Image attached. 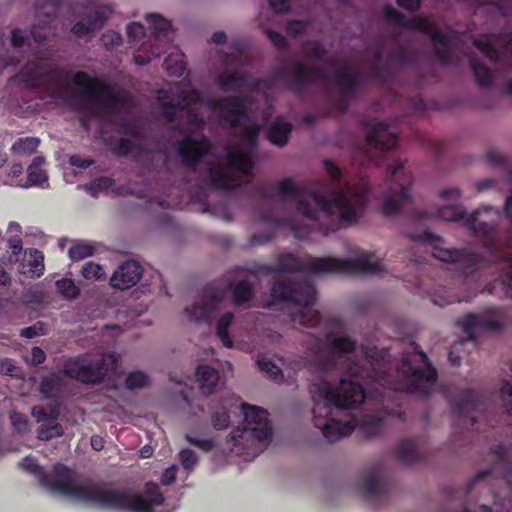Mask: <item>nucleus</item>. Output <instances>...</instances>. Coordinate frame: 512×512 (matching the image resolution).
I'll use <instances>...</instances> for the list:
<instances>
[{"label": "nucleus", "mask_w": 512, "mask_h": 512, "mask_svg": "<svg viewBox=\"0 0 512 512\" xmlns=\"http://www.w3.org/2000/svg\"><path fill=\"white\" fill-rule=\"evenodd\" d=\"M254 194L263 200H271L276 196H281L283 202H294L298 213L314 221L313 227L310 228L297 223L291 218L278 216L271 210L260 213L259 217L262 222L288 228L299 240L308 238L312 231L329 235L338 230L339 225L335 221L329 224L320 222L321 213H324L328 218L337 213L339 221L350 226L359 222L366 208V200L361 196L350 198L341 189L333 190L328 195H324L307 187L297 186L291 177L282 179L277 184L276 189L264 184L257 185L254 188Z\"/></svg>", "instance_id": "nucleus-1"}, {"label": "nucleus", "mask_w": 512, "mask_h": 512, "mask_svg": "<svg viewBox=\"0 0 512 512\" xmlns=\"http://www.w3.org/2000/svg\"><path fill=\"white\" fill-rule=\"evenodd\" d=\"M14 78L30 90L43 82L52 98L74 104L81 113L114 114L125 104L124 95L103 78L86 71L72 75L70 70L50 64L45 58L29 60Z\"/></svg>", "instance_id": "nucleus-2"}, {"label": "nucleus", "mask_w": 512, "mask_h": 512, "mask_svg": "<svg viewBox=\"0 0 512 512\" xmlns=\"http://www.w3.org/2000/svg\"><path fill=\"white\" fill-rule=\"evenodd\" d=\"M367 367L358 361L346 360L345 374L335 388L327 379L320 377L310 386L314 406L312 409L314 426L322 431L329 442H336L350 435L355 428L352 421H341L331 417L334 409L346 410L365 401L366 393L361 381H370L381 385L392 384L390 364L381 359H373L367 353Z\"/></svg>", "instance_id": "nucleus-3"}, {"label": "nucleus", "mask_w": 512, "mask_h": 512, "mask_svg": "<svg viewBox=\"0 0 512 512\" xmlns=\"http://www.w3.org/2000/svg\"><path fill=\"white\" fill-rule=\"evenodd\" d=\"M55 472L54 479L44 478L52 489L69 496L72 500L94 507L127 512H153L154 506L164 503L160 487L154 482L146 483L145 493L149 498H145L141 494H129L124 490L79 484L75 481L74 471L66 466L56 467Z\"/></svg>", "instance_id": "nucleus-4"}, {"label": "nucleus", "mask_w": 512, "mask_h": 512, "mask_svg": "<svg viewBox=\"0 0 512 512\" xmlns=\"http://www.w3.org/2000/svg\"><path fill=\"white\" fill-rule=\"evenodd\" d=\"M441 219L450 222L463 220L464 226L472 234L482 240L483 247L488 251L494 262L506 263L507 268L500 275L506 295L512 299V253L506 255V244L498 227L500 213L490 206H482L466 215L462 205H445L439 208Z\"/></svg>", "instance_id": "nucleus-5"}, {"label": "nucleus", "mask_w": 512, "mask_h": 512, "mask_svg": "<svg viewBox=\"0 0 512 512\" xmlns=\"http://www.w3.org/2000/svg\"><path fill=\"white\" fill-rule=\"evenodd\" d=\"M276 273L309 272L316 275L336 273L343 275H378L384 271V265L372 262L368 255L357 259H344L332 256L310 258L305 265L292 253H283L278 256Z\"/></svg>", "instance_id": "nucleus-6"}, {"label": "nucleus", "mask_w": 512, "mask_h": 512, "mask_svg": "<svg viewBox=\"0 0 512 512\" xmlns=\"http://www.w3.org/2000/svg\"><path fill=\"white\" fill-rule=\"evenodd\" d=\"M271 297L275 301L290 302L300 307L292 318L296 324L314 328L322 321L321 314L312 307L316 298V288L311 281H293L286 276H280L272 285Z\"/></svg>", "instance_id": "nucleus-7"}, {"label": "nucleus", "mask_w": 512, "mask_h": 512, "mask_svg": "<svg viewBox=\"0 0 512 512\" xmlns=\"http://www.w3.org/2000/svg\"><path fill=\"white\" fill-rule=\"evenodd\" d=\"M411 240L430 243L432 256L440 261L457 265V270L465 280L475 281L477 273L483 267L484 258L470 248H444L442 237L425 230L422 233H408Z\"/></svg>", "instance_id": "nucleus-8"}, {"label": "nucleus", "mask_w": 512, "mask_h": 512, "mask_svg": "<svg viewBox=\"0 0 512 512\" xmlns=\"http://www.w3.org/2000/svg\"><path fill=\"white\" fill-rule=\"evenodd\" d=\"M367 130L366 145L356 147L352 153V162L360 168L377 167L384 154L397 148L398 136L392 126L385 122L370 125L363 123Z\"/></svg>", "instance_id": "nucleus-9"}, {"label": "nucleus", "mask_w": 512, "mask_h": 512, "mask_svg": "<svg viewBox=\"0 0 512 512\" xmlns=\"http://www.w3.org/2000/svg\"><path fill=\"white\" fill-rule=\"evenodd\" d=\"M384 16L388 22L403 28L418 31L429 35L434 43L436 58L443 64L449 65L453 61V52L450 47V38L446 33L440 31L437 26L424 16H414L407 19L406 16L397 11L393 6L387 5L384 8Z\"/></svg>", "instance_id": "nucleus-10"}, {"label": "nucleus", "mask_w": 512, "mask_h": 512, "mask_svg": "<svg viewBox=\"0 0 512 512\" xmlns=\"http://www.w3.org/2000/svg\"><path fill=\"white\" fill-rule=\"evenodd\" d=\"M244 415V426L231 431L230 435L235 445L244 446L245 440H252L255 451L260 453L272 439V425L268 412L256 405L244 403L241 405Z\"/></svg>", "instance_id": "nucleus-11"}, {"label": "nucleus", "mask_w": 512, "mask_h": 512, "mask_svg": "<svg viewBox=\"0 0 512 512\" xmlns=\"http://www.w3.org/2000/svg\"><path fill=\"white\" fill-rule=\"evenodd\" d=\"M389 187L381 204V212L387 217L399 214L406 204L413 202L410 193L413 185L412 172L405 168L401 159H396L387 169Z\"/></svg>", "instance_id": "nucleus-12"}, {"label": "nucleus", "mask_w": 512, "mask_h": 512, "mask_svg": "<svg viewBox=\"0 0 512 512\" xmlns=\"http://www.w3.org/2000/svg\"><path fill=\"white\" fill-rule=\"evenodd\" d=\"M411 348L413 354L420 357L424 367L414 366L408 353H405L402 356L399 371L405 378L407 391L427 397L437 381L438 373L418 344L412 343Z\"/></svg>", "instance_id": "nucleus-13"}, {"label": "nucleus", "mask_w": 512, "mask_h": 512, "mask_svg": "<svg viewBox=\"0 0 512 512\" xmlns=\"http://www.w3.org/2000/svg\"><path fill=\"white\" fill-rule=\"evenodd\" d=\"M272 80L283 83L297 97H303L308 88L328 82L329 77L323 67L297 61L289 70L284 67L277 68Z\"/></svg>", "instance_id": "nucleus-14"}, {"label": "nucleus", "mask_w": 512, "mask_h": 512, "mask_svg": "<svg viewBox=\"0 0 512 512\" xmlns=\"http://www.w3.org/2000/svg\"><path fill=\"white\" fill-rule=\"evenodd\" d=\"M505 309L502 307H486L479 313H467L457 320L468 339L475 341L477 334L483 332H499L503 329L501 320L504 318Z\"/></svg>", "instance_id": "nucleus-15"}, {"label": "nucleus", "mask_w": 512, "mask_h": 512, "mask_svg": "<svg viewBox=\"0 0 512 512\" xmlns=\"http://www.w3.org/2000/svg\"><path fill=\"white\" fill-rule=\"evenodd\" d=\"M491 38L502 42L503 45L497 49L490 39H475L473 45L492 63H500L510 69L512 75V32L492 33ZM504 92L512 96V78L506 83Z\"/></svg>", "instance_id": "nucleus-16"}, {"label": "nucleus", "mask_w": 512, "mask_h": 512, "mask_svg": "<svg viewBox=\"0 0 512 512\" xmlns=\"http://www.w3.org/2000/svg\"><path fill=\"white\" fill-rule=\"evenodd\" d=\"M171 130L175 133L184 134L183 138L174 144V148L181 163L195 170L202 158L211 149L209 139L206 136H202L200 139L194 138L191 134L185 133L183 126L180 124L173 125Z\"/></svg>", "instance_id": "nucleus-17"}, {"label": "nucleus", "mask_w": 512, "mask_h": 512, "mask_svg": "<svg viewBox=\"0 0 512 512\" xmlns=\"http://www.w3.org/2000/svg\"><path fill=\"white\" fill-rule=\"evenodd\" d=\"M226 290L208 284L203 295L191 307L185 308L190 321L211 323L225 298Z\"/></svg>", "instance_id": "nucleus-18"}, {"label": "nucleus", "mask_w": 512, "mask_h": 512, "mask_svg": "<svg viewBox=\"0 0 512 512\" xmlns=\"http://www.w3.org/2000/svg\"><path fill=\"white\" fill-rule=\"evenodd\" d=\"M104 360L95 362L84 358L75 357L67 360L64 364V374L83 384H100L105 377Z\"/></svg>", "instance_id": "nucleus-19"}, {"label": "nucleus", "mask_w": 512, "mask_h": 512, "mask_svg": "<svg viewBox=\"0 0 512 512\" xmlns=\"http://www.w3.org/2000/svg\"><path fill=\"white\" fill-rule=\"evenodd\" d=\"M364 75L342 66L334 75V84L340 96L339 109L345 111L350 99H354L361 88Z\"/></svg>", "instance_id": "nucleus-20"}, {"label": "nucleus", "mask_w": 512, "mask_h": 512, "mask_svg": "<svg viewBox=\"0 0 512 512\" xmlns=\"http://www.w3.org/2000/svg\"><path fill=\"white\" fill-rule=\"evenodd\" d=\"M484 400L485 397L482 393L474 389H464L458 394L450 396L449 404L451 409L464 421L468 418L470 426L473 427L477 419L469 414L481 410Z\"/></svg>", "instance_id": "nucleus-21"}, {"label": "nucleus", "mask_w": 512, "mask_h": 512, "mask_svg": "<svg viewBox=\"0 0 512 512\" xmlns=\"http://www.w3.org/2000/svg\"><path fill=\"white\" fill-rule=\"evenodd\" d=\"M270 80L264 78H255L251 75L238 71L223 72L217 79L216 83L222 91H240L248 88L251 91H258L262 85H268Z\"/></svg>", "instance_id": "nucleus-22"}, {"label": "nucleus", "mask_w": 512, "mask_h": 512, "mask_svg": "<svg viewBox=\"0 0 512 512\" xmlns=\"http://www.w3.org/2000/svg\"><path fill=\"white\" fill-rule=\"evenodd\" d=\"M110 14L111 9L108 6L90 11L73 25L71 32L78 38H83L85 36L92 37L97 31L103 28Z\"/></svg>", "instance_id": "nucleus-23"}, {"label": "nucleus", "mask_w": 512, "mask_h": 512, "mask_svg": "<svg viewBox=\"0 0 512 512\" xmlns=\"http://www.w3.org/2000/svg\"><path fill=\"white\" fill-rule=\"evenodd\" d=\"M251 102L250 95L239 93L222 98H209L207 105L224 112L223 115H246Z\"/></svg>", "instance_id": "nucleus-24"}, {"label": "nucleus", "mask_w": 512, "mask_h": 512, "mask_svg": "<svg viewBox=\"0 0 512 512\" xmlns=\"http://www.w3.org/2000/svg\"><path fill=\"white\" fill-rule=\"evenodd\" d=\"M143 274L141 265L133 260L121 264L113 273L110 284L112 287L125 290L137 284Z\"/></svg>", "instance_id": "nucleus-25"}, {"label": "nucleus", "mask_w": 512, "mask_h": 512, "mask_svg": "<svg viewBox=\"0 0 512 512\" xmlns=\"http://www.w3.org/2000/svg\"><path fill=\"white\" fill-rule=\"evenodd\" d=\"M490 455L493 457V469L504 478L507 483H512V448L502 444L490 447Z\"/></svg>", "instance_id": "nucleus-26"}, {"label": "nucleus", "mask_w": 512, "mask_h": 512, "mask_svg": "<svg viewBox=\"0 0 512 512\" xmlns=\"http://www.w3.org/2000/svg\"><path fill=\"white\" fill-rule=\"evenodd\" d=\"M208 173L207 185L215 190L232 191L240 186L239 179L235 175L227 173L215 165L211 164L208 167Z\"/></svg>", "instance_id": "nucleus-27"}, {"label": "nucleus", "mask_w": 512, "mask_h": 512, "mask_svg": "<svg viewBox=\"0 0 512 512\" xmlns=\"http://www.w3.org/2000/svg\"><path fill=\"white\" fill-rule=\"evenodd\" d=\"M303 56L311 61L324 62L329 67H335L337 61L334 57L328 56V50L319 40H305L301 44Z\"/></svg>", "instance_id": "nucleus-28"}, {"label": "nucleus", "mask_w": 512, "mask_h": 512, "mask_svg": "<svg viewBox=\"0 0 512 512\" xmlns=\"http://www.w3.org/2000/svg\"><path fill=\"white\" fill-rule=\"evenodd\" d=\"M293 131V125L281 117H277L267 131L268 140L277 147H284L288 144Z\"/></svg>", "instance_id": "nucleus-29"}, {"label": "nucleus", "mask_w": 512, "mask_h": 512, "mask_svg": "<svg viewBox=\"0 0 512 512\" xmlns=\"http://www.w3.org/2000/svg\"><path fill=\"white\" fill-rule=\"evenodd\" d=\"M196 380L199 383L201 392L205 395H210L215 391L219 383L220 373L210 365L201 364L196 368Z\"/></svg>", "instance_id": "nucleus-30"}, {"label": "nucleus", "mask_w": 512, "mask_h": 512, "mask_svg": "<svg viewBox=\"0 0 512 512\" xmlns=\"http://www.w3.org/2000/svg\"><path fill=\"white\" fill-rule=\"evenodd\" d=\"M395 454L405 464H414L424 460V455L419 449V441L416 438L402 440L397 446Z\"/></svg>", "instance_id": "nucleus-31"}, {"label": "nucleus", "mask_w": 512, "mask_h": 512, "mask_svg": "<svg viewBox=\"0 0 512 512\" xmlns=\"http://www.w3.org/2000/svg\"><path fill=\"white\" fill-rule=\"evenodd\" d=\"M21 267L24 275L30 278L40 277L45 269L43 253L37 249H29L25 252Z\"/></svg>", "instance_id": "nucleus-32"}, {"label": "nucleus", "mask_w": 512, "mask_h": 512, "mask_svg": "<svg viewBox=\"0 0 512 512\" xmlns=\"http://www.w3.org/2000/svg\"><path fill=\"white\" fill-rule=\"evenodd\" d=\"M228 166L244 175L251 174L254 169V162L248 151L240 149H230L226 155Z\"/></svg>", "instance_id": "nucleus-33"}, {"label": "nucleus", "mask_w": 512, "mask_h": 512, "mask_svg": "<svg viewBox=\"0 0 512 512\" xmlns=\"http://www.w3.org/2000/svg\"><path fill=\"white\" fill-rule=\"evenodd\" d=\"M227 289L231 291L232 301L237 306L248 303L254 296V287L247 279L229 283Z\"/></svg>", "instance_id": "nucleus-34"}, {"label": "nucleus", "mask_w": 512, "mask_h": 512, "mask_svg": "<svg viewBox=\"0 0 512 512\" xmlns=\"http://www.w3.org/2000/svg\"><path fill=\"white\" fill-rule=\"evenodd\" d=\"M45 164L43 156H37L27 168L28 184L24 187L42 186L48 181L47 172L42 168Z\"/></svg>", "instance_id": "nucleus-35"}, {"label": "nucleus", "mask_w": 512, "mask_h": 512, "mask_svg": "<svg viewBox=\"0 0 512 512\" xmlns=\"http://www.w3.org/2000/svg\"><path fill=\"white\" fill-rule=\"evenodd\" d=\"M21 467L24 468L25 470L29 471V472H32V473H35V474H38L39 475V480H40V483L42 486L48 488L52 493L54 494H57V495H62V496H65L67 498H70L69 496L63 494V493H60L58 491H55L54 489H52V486L48 483H46L44 481V478L46 477H51V479H54V477H56V472H55V469L56 467L58 466H64L63 464H57L53 467V470L52 472L50 473H44L42 472V468L40 467V465L37 463V461L34 459V458H31V457H25L22 462L20 463Z\"/></svg>", "instance_id": "nucleus-36"}, {"label": "nucleus", "mask_w": 512, "mask_h": 512, "mask_svg": "<svg viewBox=\"0 0 512 512\" xmlns=\"http://www.w3.org/2000/svg\"><path fill=\"white\" fill-rule=\"evenodd\" d=\"M469 64L475 81L480 87L489 88L493 85L494 74L491 69L474 57L470 58Z\"/></svg>", "instance_id": "nucleus-37"}, {"label": "nucleus", "mask_w": 512, "mask_h": 512, "mask_svg": "<svg viewBox=\"0 0 512 512\" xmlns=\"http://www.w3.org/2000/svg\"><path fill=\"white\" fill-rule=\"evenodd\" d=\"M40 143L41 141L37 137H21L13 143L10 151L14 155L28 157L37 152Z\"/></svg>", "instance_id": "nucleus-38"}, {"label": "nucleus", "mask_w": 512, "mask_h": 512, "mask_svg": "<svg viewBox=\"0 0 512 512\" xmlns=\"http://www.w3.org/2000/svg\"><path fill=\"white\" fill-rule=\"evenodd\" d=\"M150 28L152 29L153 35L160 39L164 38L166 41L169 40V33L171 31V23L163 16L157 13H148L145 16Z\"/></svg>", "instance_id": "nucleus-39"}, {"label": "nucleus", "mask_w": 512, "mask_h": 512, "mask_svg": "<svg viewBox=\"0 0 512 512\" xmlns=\"http://www.w3.org/2000/svg\"><path fill=\"white\" fill-rule=\"evenodd\" d=\"M259 132L260 126L251 118H247L238 136L244 144L253 149L258 144Z\"/></svg>", "instance_id": "nucleus-40"}, {"label": "nucleus", "mask_w": 512, "mask_h": 512, "mask_svg": "<svg viewBox=\"0 0 512 512\" xmlns=\"http://www.w3.org/2000/svg\"><path fill=\"white\" fill-rule=\"evenodd\" d=\"M60 4L61 0H36V17L44 18L45 22H50L56 17Z\"/></svg>", "instance_id": "nucleus-41"}, {"label": "nucleus", "mask_w": 512, "mask_h": 512, "mask_svg": "<svg viewBox=\"0 0 512 512\" xmlns=\"http://www.w3.org/2000/svg\"><path fill=\"white\" fill-rule=\"evenodd\" d=\"M234 319L232 312L224 313L216 323V335L220 339L223 346L227 348L233 347V341L229 336V327L231 326Z\"/></svg>", "instance_id": "nucleus-42"}, {"label": "nucleus", "mask_w": 512, "mask_h": 512, "mask_svg": "<svg viewBox=\"0 0 512 512\" xmlns=\"http://www.w3.org/2000/svg\"><path fill=\"white\" fill-rule=\"evenodd\" d=\"M202 100L201 92L197 89L182 90L177 95V101H174V106L179 111H187L191 105L200 103Z\"/></svg>", "instance_id": "nucleus-43"}, {"label": "nucleus", "mask_w": 512, "mask_h": 512, "mask_svg": "<svg viewBox=\"0 0 512 512\" xmlns=\"http://www.w3.org/2000/svg\"><path fill=\"white\" fill-rule=\"evenodd\" d=\"M384 428V421L380 416L373 415L365 419L361 424V430L367 438L380 435Z\"/></svg>", "instance_id": "nucleus-44"}, {"label": "nucleus", "mask_w": 512, "mask_h": 512, "mask_svg": "<svg viewBox=\"0 0 512 512\" xmlns=\"http://www.w3.org/2000/svg\"><path fill=\"white\" fill-rule=\"evenodd\" d=\"M60 386L61 377L56 373H52L41 379L39 390L46 398H51L60 389Z\"/></svg>", "instance_id": "nucleus-45"}, {"label": "nucleus", "mask_w": 512, "mask_h": 512, "mask_svg": "<svg viewBox=\"0 0 512 512\" xmlns=\"http://www.w3.org/2000/svg\"><path fill=\"white\" fill-rule=\"evenodd\" d=\"M257 365L261 372L265 373L271 380L278 381L282 380L284 377L282 370L271 359L265 356L258 357Z\"/></svg>", "instance_id": "nucleus-46"}, {"label": "nucleus", "mask_w": 512, "mask_h": 512, "mask_svg": "<svg viewBox=\"0 0 512 512\" xmlns=\"http://www.w3.org/2000/svg\"><path fill=\"white\" fill-rule=\"evenodd\" d=\"M167 97L168 95L166 91H159L158 99L160 106L163 108L162 115L169 123H175L178 119L177 111H179V109L174 106V101L166 100Z\"/></svg>", "instance_id": "nucleus-47"}, {"label": "nucleus", "mask_w": 512, "mask_h": 512, "mask_svg": "<svg viewBox=\"0 0 512 512\" xmlns=\"http://www.w3.org/2000/svg\"><path fill=\"white\" fill-rule=\"evenodd\" d=\"M94 252L95 247L93 245L86 242H77L69 248L68 255L71 260L80 261L92 256Z\"/></svg>", "instance_id": "nucleus-48"}, {"label": "nucleus", "mask_w": 512, "mask_h": 512, "mask_svg": "<svg viewBox=\"0 0 512 512\" xmlns=\"http://www.w3.org/2000/svg\"><path fill=\"white\" fill-rule=\"evenodd\" d=\"M115 185V180L106 176L96 178L85 186L86 191L92 196L97 197L99 192L108 191Z\"/></svg>", "instance_id": "nucleus-49"}, {"label": "nucleus", "mask_w": 512, "mask_h": 512, "mask_svg": "<svg viewBox=\"0 0 512 512\" xmlns=\"http://www.w3.org/2000/svg\"><path fill=\"white\" fill-rule=\"evenodd\" d=\"M58 292L68 300L76 299L80 294V289L77 287L72 279L62 278L56 281Z\"/></svg>", "instance_id": "nucleus-50"}, {"label": "nucleus", "mask_w": 512, "mask_h": 512, "mask_svg": "<svg viewBox=\"0 0 512 512\" xmlns=\"http://www.w3.org/2000/svg\"><path fill=\"white\" fill-rule=\"evenodd\" d=\"M331 347L339 353H353L356 350L357 343L349 336L334 337L330 340Z\"/></svg>", "instance_id": "nucleus-51"}, {"label": "nucleus", "mask_w": 512, "mask_h": 512, "mask_svg": "<svg viewBox=\"0 0 512 512\" xmlns=\"http://www.w3.org/2000/svg\"><path fill=\"white\" fill-rule=\"evenodd\" d=\"M385 487L374 474L368 475L364 479V494L368 498L381 496Z\"/></svg>", "instance_id": "nucleus-52"}, {"label": "nucleus", "mask_w": 512, "mask_h": 512, "mask_svg": "<svg viewBox=\"0 0 512 512\" xmlns=\"http://www.w3.org/2000/svg\"><path fill=\"white\" fill-rule=\"evenodd\" d=\"M148 384V376L142 371L131 372L125 378V386L128 390L141 389L147 387Z\"/></svg>", "instance_id": "nucleus-53"}, {"label": "nucleus", "mask_w": 512, "mask_h": 512, "mask_svg": "<svg viewBox=\"0 0 512 512\" xmlns=\"http://www.w3.org/2000/svg\"><path fill=\"white\" fill-rule=\"evenodd\" d=\"M134 142L128 138H121L112 148V152L120 157H126L135 150Z\"/></svg>", "instance_id": "nucleus-54"}, {"label": "nucleus", "mask_w": 512, "mask_h": 512, "mask_svg": "<svg viewBox=\"0 0 512 512\" xmlns=\"http://www.w3.org/2000/svg\"><path fill=\"white\" fill-rule=\"evenodd\" d=\"M179 460L182 467L191 471L198 461V457L195 452L189 448L182 449L179 453Z\"/></svg>", "instance_id": "nucleus-55"}, {"label": "nucleus", "mask_w": 512, "mask_h": 512, "mask_svg": "<svg viewBox=\"0 0 512 512\" xmlns=\"http://www.w3.org/2000/svg\"><path fill=\"white\" fill-rule=\"evenodd\" d=\"M230 424V415L224 408L212 414V425L217 430L226 429Z\"/></svg>", "instance_id": "nucleus-56"}, {"label": "nucleus", "mask_w": 512, "mask_h": 512, "mask_svg": "<svg viewBox=\"0 0 512 512\" xmlns=\"http://www.w3.org/2000/svg\"><path fill=\"white\" fill-rule=\"evenodd\" d=\"M126 33L131 42H140L145 37V27L139 22H132L127 25Z\"/></svg>", "instance_id": "nucleus-57"}, {"label": "nucleus", "mask_w": 512, "mask_h": 512, "mask_svg": "<svg viewBox=\"0 0 512 512\" xmlns=\"http://www.w3.org/2000/svg\"><path fill=\"white\" fill-rule=\"evenodd\" d=\"M323 167L335 184H340L343 179V172L341 168L329 159L323 160Z\"/></svg>", "instance_id": "nucleus-58"}, {"label": "nucleus", "mask_w": 512, "mask_h": 512, "mask_svg": "<svg viewBox=\"0 0 512 512\" xmlns=\"http://www.w3.org/2000/svg\"><path fill=\"white\" fill-rule=\"evenodd\" d=\"M81 274L87 280L99 279L103 274V269L99 264L87 262L83 265Z\"/></svg>", "instance_id": "nucleus-59"}, {"label": "nucleus", "mask_w": 512, "mask_h": 512, "mask_svg": "<svg viewBox=\"0 0 512 512\" xmlns=\"http://www.w3.org/2000/svg\"><path fill=\"white\" fill-rule=\"evenodd\" d=\"M31 415L37 422H44L48 420H56L58 413L55 410H46L42 406H34L31 409Z\"/></svg>", "instance_id": "nucleus-60"}, {"label": "nucleus", "mask_w": 512, "mask_h": 512, "mask_svg": "<svg viewBox=\"0 0 512 512\" xmlns=\"http://www.w3.org/2000/svg\"><path fill=\"white\" fill-rule=\"evenodd\" d=\"M246 270L251 274L264 276L276 273L275 266L268 264H260L257 262H252L251 264H249Z\"/></svg>", "instance_id": "nucleus-61"}, {"label": "nucleus", "mask_w": 512, "mask_h": 512, "mask_svg": "<svg viewBox=\"0 0 512 512\" xmlns=\"http://www.w3.org/2000/svg\"><path fill=\"white\" fill-rule=\"evenodd\" d=\"M186 118L188 124L197 129H203L205 126V120L202 114L194 108L187 109Z\"/></svg>", "instance_id": "nucleus-62"}, {"label": "nucleus", "mask_w": 512, "mask_h": 512, "mask_svg": "<svg viewBox=\"0 0 512 512\" xmlns=\"http://www.w3.org/2000/svg\"><path fill=\"white\" fill-rule=\"evenodd\" d=\"M500 391L503 396L504 408L509 415H512V384L508 381H504Z\"/></svg>", "instance_id": "nucleus-63"}, {"label": "nucleus", "mask_w": 512, "mask_h": 512, "mask_svg": "<svg viewBox=\"0 0 512 512\" xmlns=\"http://www.w3.org/2000/svg\"><path fill=\"white\" fill-rule=\"evenodd\" d=\"M307 23L303 20L295 19L287 22L286 30L289 35L298 36L306 32Z\"/></svg>", "instance_id": "nucleus-64"}]
</instances>
